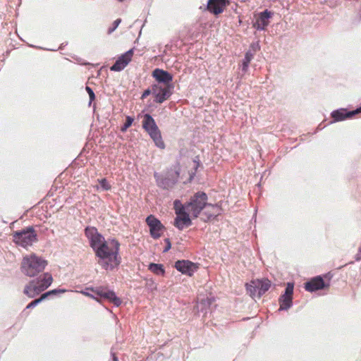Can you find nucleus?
I'll return each instance as SVG.
<instances>
[{
	"label": "nucleus",
	"instance_id": "1",
	"mask_svg": "<svg viewBox=\"0 0 361 361\" xmlns=\"http://www.w3.org/2000/svg\"><path fill=\"white\" fill-rule=\"evenodd\" d=\"M120 243L115 239H109L106 244L95 252L98 264L106 271L118 268L121 262L119 255Z\"/></svg>",
	"mask_w": 361,
	"mask_h": 361
},
{
	"label": "nucleus",
	"instance_id": "2",
	"mask_svg": "<svg viewBox=\"0 0 361 361\" xmlns=\"http://www.w3.org/2000/svg\"><path fill=\"white\" fill-rule=\"evenodd\" d=\"M47 265V260L32 253L23 257L20 269L23 274L29 277H35L42 272Z\"/></svg>",
	"mask_w": 361,
	"mask_h": 361
},
{
	"label": "nucleus",
	"instance_id": "3",
	"mask_svg": "<svg viewBox=\"0 0 361 361\" xmlns=\"http://www.w3.org/2000/svg\"><path fill=\"white\" fill-rule=\"evenodd\" d=\"M53 278L49 272L44 273L31 280L24 288L23 293L30 298H34L49 287Z\"/></svg>",
	"mask_w": 361,
	"mask_h": 361
},
{
	"label": "nucleus",
	"instance_id": "4",
	"mask_svg": "<svg viewBox=\"0 0 361 361\" xmlns=\"http://www.w3.org/2000/svg\"><path fill=\"white\" fill-rule=\"evenodd\" d=\"M142 128L149 134L157 147L160 149L165 148V144L162 140L161 132L151 115L148 114L144 115Z\"/></svg>",
	"mask_w": 361,
	"mask_h": 361
},
{
	"label": "nucleus",
	"instance_id": "5",
	"mask_svg": "<svg viewBox=\"0 0 361 361\" xmlns=\"http://www.w3.org/2000/svg\"><path fill=\"white\" fill-rule=\"evenodd\" d=\"M13 242L23 247L31 246L37 240V235L35 229L30 226L13 233Z\"/></svg>",
	"mask_w": 361,
	"mask_h": 361
},
{
	"label": "nucleus",
	"instance_id": "6",
	"mask_svg": "<svg viewBox=\"0 0 361 361\" xmlns=\"http://www.w3.org/2000/svg\"><path fill=\"white\" fill-rule=\"evenodd\" d=\"M207 195L204 192H196L184 207L194 217H197L207 204Z\"/></svg>",
	"mask_w": 361,
	"mask_h": 361
},
{
	"label": "nucleus",
	"instance_id": "7",
	"mask_svg": "<svg viewBox=\"0 0 361 361\" xmlns=\"http://www.w3.org/2000/svg\"><path fill=\"white\" fill-rule=\"evenodd\" d=\"M271 287V281L267 279L252 280L246 284L247 292L254 298H260Z\"/></svg>",
	"mask_w": 361,
	"mask_h": 361
},
{
	"label": "nucleus",
	"instance_id": "8",
	"mask_svg": "<svg viewBox=\"0 0 361 361\" xmlns=\"http://www.w3.org/2000/svg\"><path fill=\"white\" fill-rule=\"evenodd\" d=\"M176 217L174 221V226L179 230H183L185 228L192 224L189 216V212L184 206H182L180 201L174 202Z\"/></svg>",
	"mask_w": 361,
	"mask_h": 361
},
{
	"label": "nucleus",
	"instance_id": "9",
	"mask_svg": "<svg viewBox=\"0 0 361 361\" xmlns=\"http://www.w3.org/2000/svg\"><path fill=\"white\" fill-rule=\"evenodd\" d=\"M179 173L177 171L170 169L165 175H160L155 172L154 177L159 187L163 189L171 188L177 182Z\"/></svg>",
	"mask_w": 361,
	"mask_h": 361
},
{
	"label": "nucleus",
	"instance_id": "10",
	"mask_svg": "<svg viewBox=\"0 0 361 361\" xmlns=\"http://www.w3.org/2000/svg\"><path fill=\"white\" fill-rule=\"evenodd\" d=\"M85 233L94 252L98 250V248H100L106 244L107 240H105L103 235L99 233L97 229L94 227H87L85 230Z\"/></svg>",
	"mask_w": 361,
	"mask_h": 361
},
{
	"label": "nucleus",
	"instance_id": "11",
	"mask_svg": "<svg viewBox=\"0 0 361 361\" xmlns=\"http://www.w3.org/2000/svg\"><path fill=\"white\" fill-rule=\"evenodd\" d=\"M91 290L95 295L112 302L116 307H119L122 303L121 298L116 295L114 291L109 290L106 287L100 286L92 288Z\"/></svg>",
	"mask_w": 361,
	"mask_h": 361
},
{
	"label": "nucleus",
	"instance_id": "12",
	"mask_svg": "<svg viewBox=\"0 0 361 361\" xmlns=\"http://www.w3.org/2000/svg\"><path fill=\"white\" fill-rule=\"evenodd\" d=\"M173 86H161L160 85H153L152 94L154 96V102L159 104L163 103L168 99L172 92L171 89Z\"/></svg>",
	"mask_w": 361,
	"mask_h": 361
},
{
	"label": "nucleus",
	"instance_id": "13",
	"mask_svg": "<svg viewBox=\"0 0 361 361\" xmlns=\"http://www.w3.org/2000/svg\"><path fill=\"white\" fill-rule=\"evenodd\" d=\"M146 223L149 227L151 236L154 238H159L164 229V226L161 221L153 215H149L146 219Z\"/></svg>",
	"mask_w": 361,
	"mask_h": 361
},
{
	"label": "nucleus",
	"instance_id": "14",
	"mask_svg": "<svg viewBox=\"0 0 361 361\" xmlns=\"http://www.w3.org/2000/svg\"><path fill=\"white\" fill-rule=\"evenodd\" d=\"M176 269L183 274L191 276L197 271L196 264L188 260H178L175 263Z\"/></svg>",
	"mask_w": 361,
	"mask_h": 361
},
{
	"label": "nucleus",
	"instance_id": "15",
	"mask_svg": "<svg viewBox=\"0 0 361 361\" xmlns=\"http://www.w3.org/2000/svg\"><path fill=\"white\" fill-rule=\"evenodd\" d=\"M133 49H130L122 54L111 67V71H121L123 70L132 59Z\"/></svg>",
	"mask_w": 361,
	"mask_h": 361
},
{
	"label": "nucleus",
	"instance_id": "16",
	"mask_svg": "<svg viewBox=\"0 0 361 361\" xmlns=\"http://www.w3.org/2000/svg\"><path fill=\"white\" fill-rule=\"evenodd\" d=\"M228 4V0H208L207 8L210 13L217 16L224 12Z\"/></svg>",
	"mask_w": 361,
	"mask_h": 361
},
{
	"label": "nucleus",
	"instance_id": "17",
	"mask_svg": "<svg viewBox=\"0 0 361 361\" xmlns=\"http://www.w3.org/2000/svg\"><path fill=\"white\" fill-rule=\"evenodd\" d=\"M203 210L201 219L204 221L214 219L221 213V208L217 204L207 203Z\"/></svg>",
	"mask_w": 361,
	"mask_h": 361
},
{
	"label": "nucleus",
	"instance_id": "18",
	"mask_svg": "<svg viewBox=\"0 0 361 361\" xmlns=\"http://www.w3.org/2000/svg\"><path fill=\"white\" fill-rule=\"evenodd\" d=\"M152 76L159 83H163L165 86H173L171 85L173 76L168 71L156 68L152 72Z\"/></svg>",
	"mask_w": 361,
	"mask_h": 361
},
{
	"label": "nucleus",
	"instance_id": "19",
	"mask_svg": "<svg viewBox=\"0 0 361 361\" xmlns=\"http://www.w3.org/2000/svg\"><path fill=\"white\" fill-rule=\"evenodd\" d=\"M329 284H326L321 276H318L311 279L305 283V288L307 291L314 292L328 287Z\"/></svg>",
	"mask_w": 361,
	"mask_h": 361
},
{
	"label": "nucleus",
	"instance_id": "20",
	"mask_svg": "<svg viewBox=\"0 0 361 361\" xmlns=\"http://www.w3.org/2000/svg\"><path fill=\"white\" fill-rule=\"evenodd\" d=\"M271 12L265 10L261 12L257 18L254 27L258 30H264L269 23V18L271 17Z\"/></svg>",
	"mask_w": 361,
	"mask_h": 361
},
{
	"label": "nucleus",
	"instance_id": "21",
	"mask_svg": "<svg viewBox=\"0 0 361 361\" xmlns=\"http://www.w3.org/2000/svg\"><path fill=\"white\" fill-rule=\"evenodd\" d=\"M331 116L334 121H341L348 118H351L350 114H349V111H346V110L343 109L334 111L331 113Z\"/></svg>",
	"mask_w": 361,
	"mask_h": 361
},
{
	"label": "nucleus",
	"instance_id": "22",
	"mask_svg": "<svg viewBox=\"0 0 361 361\" xmlns=\"http://www.w3.org/2000/svg\"><path fill=\"white\" fill-rule=\"evenodd\" d=\"M214 300V299L212 297H207L206 298L202 299L200 302H197V310L202 312L205 311V313H207V310L209 308Z\"/></svg>",
	"mask_w": 361,
	"mask_h": 361
},
{
	"label": "nucleus",
	"instance_id": "23",
	"mask_svg": "<svg viewBox=\"0 0 361 361\" xmlns=\"http://www.w3.org/2000/svg\"><path fill=\"white\" fill-rule=\"evenodd\" d=\"M292 299L293 298L290 296L282 295L279 299V310H287L289 309L293 305Z\"/></svg>",
	"mask_w": 361,
	"mask_h": 361
},
{
	"label": "nucleus",
	"instance_id": "24",
	"mask_svg": "<svg viewBox=\"0 0 361 361\" xmlns=\"http://www.w3.org/2000/svg\"><path fill=\"white\" fill-rule=\"evenodd\" d=\"M254 53H252V51L250 50H248L245 54V58L243 61V63H242V71L243 72H247V69H248V67H249V64L250 63V61H252V59L254 58Z\"/></svg>",
	"mask_w": 361,
	"mask_h": 361
},
{
	"label": "nucleus",
	"instance_id": "25",
	"mask_svg": "<svg viewBox=\"0 0 361 361\" xmlns=\"http://www.w3.org/2000/svg\"><path fill=\"white\" fill-rule=\"evenodd\" d=\"M149 269L157 275H163L164 274V269L163 268V266L159 264H149Z\"/></svg>",
	"mask_w": 361,
	"mask_h": 361
},
{
	"label": "nucleus",
	"instance_id": "26",
	"mask_svg": "<svg viewBox=\"0 0 361 361\" xmlns=\"http://www.w3.org/2000/svg\"><path fill=\"white\" fill-rule=\"evenodd\" d=\"M133 121H134V119L132 117L128 116L126 117V122H125L124 125L121 128V131L122 132L126 131L127 129L132 125Z\"/></svg>",
	"mask_w": 361,
	"mask_h": 361
},
{
	"label": "nucleus",
	"instance_id": "27",
	"mask_svg": "<svg viewBox=\"0 0 361 361\" xmlns=\"http://www.w3.org/2000/svg\"><path fill=\"white\" fill-rule=\"evenodd\" d=\"M98 181H99V183L100 184L101 188L104 190H111V186L109 183V182L107 181V180L106 178L99 179Z\"/></svg>",
	"mask_w": 361,
	"mask_h": 361
},
{
	"label": "nucleus",
	"instance_id": "28",
	"mask_svg": "<svg viewBox=\"0 0 361 361\" xmlns=\"http://www.w3.org/2000/svg\"><path fill=\"white\" fill-rule=\"evenodd\" d=\"M66 290L65 289H54V290H49L45 293H43L42 295V297H44V300L46 298H47L48 296L51 295H55L58 293H65Z\"/></svg>",
	"mask_w": 361,
	"mask_h": 361
},
{
	"label": "nucleus",
	"instance_id": "29",
	"mask_svg": "<svg viewBox=\"0 0 361 361\" xmlns=\"http://www.w3.org/2000/svg\"><path fill=\"white\" fill-rule=\"evenodd\" d=\"M44 300V297H42V295H41L39 298L35 299V300H32L31 302H30L27 305L26 309H30V308H33V307H36L39 303L42 302Z\"/></svg>",
	"mask_w": 361,
	"mask_h": 361
},
{
	"label": "nucleus",
	"instance_id": "30",
	"mask_svg": "<svg viewBox=\"0 0 361 361\" xmlns=\"http://www.w3.org/2000/svg\"><path fill=\"white\" fill-rule=\"evenodd\" d=\"M293 288H294L293 283H288L286 290H285V293L283 295L292 297L293 293Z\"/></svg>",
	"mask_w": 361,
	"mask_h": 361
},
{
	"label": "nucleus",
	"instance_id": "31",
	"mask_svg": "<svg viewBox=\"0 0 361 361\" xmlns=\"http://www.w3.org/2000/svg\"><path fill=\"white\" fill-rule=\"evenodd\" d=\"M85 90L87 91V92L89 94V97H90V102H89V104L90 105L92 102L95 99V94L92 90V89L88 86H86L85 87Z\"/></svg>",
	"mask_w": 361,
	"mask_h": 361
},
{
	"label": "nucleus",
	"instance_id": "32",
	"mask_svg": "<svg viewBox=\"0 0 361 361\" xmlns=\"http://www.w3.org/2000/svg\"><path fill=\"white\" fill-rule=\"evenodd\" d=\"M259 49H260V47L258 43H252L250 45V50L252 51V53H254V55H255V53L259 50Z\"/></svg>",
	"mask_w": 361,
	"mask_h": 361
},
{
	"label": "nucleus",
	"instance_id": "33",
	"mask_svg": "<svg viewBox=\"0 0 361 361\" xmlns=\"http://www.w3.org/2000/svg\"><path fill=\"white\" fill-rule=\"evenodd\" d=\"M121 22V19H116L114 22V25H113V27H110L109 29V33H111L112 32H114L116 28L118 26V25L120 24V23Z\"/></svg>",
	"mask_w": 361,
	"mask_h": 361
},
{
	"label": "nucleus",
	"instance_id": "34",
	"mask_svg": "<svg viewBox=\"0 0 361 361\" xmlns=\"http://www.w3.org/2000/svg\"><path fill=\"white\" fill-rule=\"evenodd\" d=\"M152 92H153V85L152 86V89H147L144 91V92L142 93V94L141 96V99H143L146 98L150 94H152Z\"/></svg>",
	"mask_w": 361,
	"mask_h": 361
},
{
	"label": "nucleus",
	"instance_id": "35",
	"mask_svg": "<svg viewBox=\"0 0 361 361\" xmlns=\"http://www.w3.org/2000/svg\"><path fill=\"white\" fill-rule=\"evenodd\" d=\"M165 242L166 243V246L165 247V248L164 250V252L169 251L171 247V242L169 238L165 239Z\"/></svg>",
	"mask_w": 361,
	"mask_h": 361
},
{
	"label": "nucleus",
	"instance_id": "36",
	"mask_svg": "<svg viewBox=\"0 0 361 361\" xmlns=\"http://www.w3.org/2000/svg\"><path fill=\"white\" fill-rule=\"evenodd\" d=\"M355 259L356 261L361 260V246L358 249L357 253L355 255Z\"/></svg>",
	"mask_w": 361,
	"mask_h": 361
},
{
	"label": "nucleus",
	"instance_id": "37",
	"mask_svg": "<svg viewBox=\"0 0 361 361\" xmlns=\"http://www.w3.org/2000/svg\"><path fill=\"white\" fill-rule=\"evenodd\" d=\"M360 112H361V106L360 108H357L355 111H349V114H350V116L352 117L353 116H354L357 114H359Z\"/></svg>",
	"mask_w": 361,
	"mask_h": 361
},
{
	"label": "nucleus",
	"instance_id": "38",
	"mask_svg": "<svg viewBox=\"0 0 361 361\" xmlns=\"http://www.w3.org/2000/svg\"><path fill=\"white\" fill-rule=\"evenodd\" d=\"M82 294H84V295H87V296H88V297H90V298H92L96 299V298H95V296H94V295L90 294V293H87V292L82 291Z\"/></svg>",
	"mask_w": 361,
	"mask_h": 361
},
{
	"label": "nucleus",
	"instance_id": "39",
	"mask_svg": "<svg viewBox=\"0 0 361 361\" xmlns=\"http://www.w3.org/2000/svg\"><path fill=\"white\" fill-rule=\"evenodd\" d=\"M112 355H113V360L114 361H118V357L115 355L114 353H112Z\"/></svg>",
	"mask_w": 361,
	"mask_h": 361
},
{
	"label": "nucleus",
	"instance_id": "40",
	"mask_svg": "<svg viewBox=\"0 0 361 361\" xmlns=\"http://www.w3.org/2000/svg\"><path fill=\"white\" fill-rule=\"evenodd\" d=\"M118 1H120V2H122V1H123L124 0H118Z\"/></svg>",
	"mask_w": 361,
	"mask_h": 361
}]
</instances>
